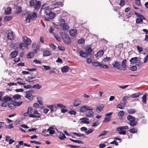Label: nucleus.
Segmentation results:
<instances>
[{
  "instance_id": "a878e982",
  "label": "nucleus",
  "mask_w": 148,
  "mask_h": 148,
  "mask_svg": "<svg viewBox=\"0 0 148 148\" xmlns=\"http://www.w3.org/2000/svg\"><path fill=\"white\" fill-rule=\"evenodd\" d=\"M80 56L84 58H87L88 57V55L86 53L84 52L83 51L81 50L79 52Z\"/></svg>"
},
{
  "instance_id": "4d7b16f0",
  "label": "nucleus",
  "mask_w": 148,
  "mask_h": 148,
  "mask_svg": "<svg viewBox=\"0 0 148 148\" xmlns=\"http://www.w3.org/2000/svg\"><path fill=\"white\" fill-rule=\"evenodd\" d=\"M13 124H11L9 125H7L6 126V128L8 129H11L14 128L13 126L12 125Z\"/></svg>"
},
{
  "instance_id": "79ce46f5",
  "label": "nucleus",
  "mask_w": 148,
  "mask_h": 148,
  "mask_svg": "<svg viewBox=\"0 0 148 148\" xmlns=\"http://www.w3.org/2000/svg\"><path fill=\"white\" fill-rule=\"evenodd\" d=\"M29 117L31 118H40L41 117L40 116L36 115L34 114H30L29 115Z\"/></svg>"
},
{
  "instance_id": "5701e85b",
  "label": "nucleus",
  "mask_w": 148,
  "mask_h": 148,
  "mask_svg": "<svg viewBox=\"0 0 148 148\" xmlns=\"http://www.w3.org/2000/svg\"><path fill=\"white\" fill-rule=\"evenodd\" d=\"M54 128L52 127H50L47 130V132H49V133L51 135L55 133V131L53 130Z\"/></svg>"
},
{
  "instance_id": "bb28decb",
  "label": "nucleus",
  "mask_w": 148,
  "mask_h": 148,
  "mask_svg": "<svg viewBox=\"0 0 148 148\" xmlns=\"http://www.w3.org/2000/svg\"><path fill=\"white\" fill-rule=\"evenodd\" d=\"M41 5V3L40 1H38L36 2V3L35 6V8L36 10L38 9Z\"/></svg>"
},
{
  "instance_id": "393cba45",
  "label": "nucleus",
  "mask_w": 148,
  "mask_h": 148,
  "mask_svg": "<svg viewBox=\"0 0 148 148\" xmlns=\"http://www.w3.org/2000/svg\"><path fill=\"white\" fill-rule=\"evenodd\" d=\"M8 107L11 109H14L16 107L14 103H8Z\"/></svg>"
},
{
  "instance_id": "f257e3e1",
  "label": "nucleus",
  "mask_w": 148,
  "mask_h": 148,
  "mask_svg": "<svg viewBox=\"0 0 148 148\" xmlns=\"http://www.w3.org/2000/svg\"><path fill=\"white\" fill-rule=\"evenodd\" d=\"M45 11V14L47 16L45 17V20L47 21H49L50 19L54 18L55 16V14L52 12V9L49 8V7L47 6L44 8Z\"/></svg>"
},
{
  "instance_id": "680f3d73",
  "label": "nucleus",
  "mask_w": 148,
  "mask_h": 148,
  "mask_svg": "<svg viewBox=\"0 0 148 148\" xmlns=\"http://www.w3.org/2000/svg\"><path fill=\"white\" fill-rule=\"evenodd\" d=\"M23 87L25 88L29 89L30 88H32V86L31 85H24Z\"/></svg>"
},
{
  "instance_id": "9d476101",
  "label": "nucleus",
  "mask_w": 148,
  "mask_h": 148,
  "mask_svg": "<svg viewBox=\"0 0 148 148\" xmlns=\"http://www.w3.org/2000/svg\"><path fill=\"white\" fill-rule=\"evenodd\" d=\"M14 34L13 32L12 31L9 32L8 33L7 36V38L10 40H13L14 39Z\"/></svg>"
},
{
  "instance_id": "423d86ee",
  "label": "nucleus",
  "mask_w": 148,
  "mask_h": 148,
  "mask_svg": "<svg viewBox=\"0 0 148 148\" xmlns=\"http://www.w3.org/2000/svg\"><path fill=\"white\" fill-rule=\"evenodd\" d=\"M23 41L26 45H28L31 44L32 42L31 40L28 38L26 36H24L23 37Z\"/></svg>"
},
{
  "instance_id": "473e14b6",
  "label": "nucleus",
  "mask_w": 148,
  "mask_h": 148,
  "mask_svg": "<svg viewBox=\"0 0 148 148\" xmlns=\"http://www.w3.org/2000/svg\"><path fill=\"white\" fill-rule=\"evenodd\" d=\"M12 17L11 16H5L4 17V21L5 22H7L10 20L12 19Z\"/></svg>"
},
{
  "instance_id": "2f4dec72",
  "label": "nucleus",
  "mask_w": 148,
  "mask_h": 148,
  "mask_svg": "<svg viewBox=\"0 0 148 148\" xmlns=\"http://www.w3.org/2000/svg\"><path fill=\"white\" fill-rule=\"evenodd\" d=\"M22 11L21 8L20 6H17L16 7V12L17 14L20 13Z\"/></svg>"
},
{
  "instance_id": "ea45409f",
  "label": "nucleus",
  "mask_w": 148,
  "mask_h": 148,
  "mask_svg": "<svg viewBox=\"0 0 148 148\" xmlns=\"http://www.w3.org/2000/svg\"><path fill=\"white\" fill-rule=\"evenodd\" d=\"M62 27L63 30L64 31H65L66 30L69 28V26L67 23H65L64 25Z\"/></svg>"
},
{
  "instance_id": "1a4fd4ad",
  "label": "nucleus",
  "mask_w": 148,
  "mask_h": 148,
  "mask_svg": "<svg viewBox=\"0 0 148 148\" xmlns=\"http://www.w3.org/2000/svg\"><path fill=\"white\" fill-rule=\"evenodd\" d=\"M65 23V21L64 19L62 18H60L58 19V25L60 27H62L64 25Z\"/></svg>"
},
{
  "instance_id": "e2e57ef3",
  "label": "nucleus",
  "mask_w": 148,
  "mask_h": 148,
  "mask_svg": "<svg viewBox=\"0 0 148 148\" xmlns=\"http://www.w3.org/2000/svg\"><path fill=\"white\" fill-rule=\"evenodd\" d=\"M124 112L123 111H121L118 113L119 115L121 117H123L124 114Z\"/></svg>"
},
{
  "instance_id": "3c124183",
  "label": "nucleus",
  "mask_w": 148,
  "mask_h": 148,
  "mask_svg": "<svg viewBox=\"0 0 148 148\" xmlns=\"http://www.w3.org/2000/svg\"><path fill=\"white\" fill-rule=\"evenodd\" d=\"M125 4V1L124 0H121L119 3V5L121 7L124 6Z\"/></svg>"
},
{
  "instance_id": "bf43d9fd",
  "label": "nucleus",
  "mask_w": 148,
  "mask_h": 148,
  "mask_svg": "<svg viewBox=\"0 0 148 148\" xmlns=\"http://www.w3.org/2000/svg\"><path fill=\"white\" fill-rule=\"evenodd\" d=\"M58 48L59 50L62 51H64L65 50V49L64 47L62 46H58Z\"/></svg>"
},
{
  "instance_id": "9b49d317",
  "label": "nucleus",
  "mask_w": 148,
  "mask_h": 148,
  "mask_svg": "<svg viewBox=\"0 0 148 148\" xmlns=\"http://www.w3.org/2000/svg\"><path fill=\"white\" fill-rule=\"evenodd\" d=\"M91 110H89L88 113H86L85 114V116L87 117H91L93 116L94 114V112L92 111L93 109L90 108Z\"/></svg>"
},
{
  "instance_id": "a211bd4d",
  "label": "nucleus",
  "mask_w": 148,
  "mask_h": 148,
  "mask_svg": "<svg viewBox=\"0 0 148 148\" xmlns=\"http://www.w3.org/2000/svg\"><path fill=\"white\" fill-rule=\"evenodd\" d=\"M51 54V52L48 50H45L43 51V55L44 57L48 56Z\"/></svg>"
},
{
  "instance_id": "338daca9",
  "label": "nucleus",
  "mask_w": 148,
  "mask_h": 148,
  "mask_svg": "<svg viewBox=\"0 0 148 148\" xmlns=\"http://www.w3.org/2000/svg\"><path fill=\"white\" fill-rule=\"evenodd\" d=\"M57 106L58 107L60 108H66V106L63 105L61 104H57Z\"/></svg>"
},
{
  "instance_id": "dca6fc26",
  "label": "nucleus",
  "mask_w": 148,
  "mask_h": 148,
  "mask_svg": "<svg viewBox=\"0 0 148 148\" xmlns=\"http://www.w3.org/2000/svg\"><path fill=\"white\" fill-rule=\"evenodd\" d=\"M18 53V51L16 50L12 52L10 54V57L11 58H15L17 55Z\"/></svg>"
},
{
  "instance_id": "0e129e2a",
  "label": "nucleus",
  "mask_w": 148,
  "mask_h": 148,
  "mask_svg": "<svg viewBox=\"0 0 148 148\" xmlns=\"http://www.w3.org/2000/svg\"><path fill=\"white\" fill-rule=\"evenodd\" d=\"M110 59V58L106 57L104 58L103 61L105 62H108Z\"/></svg>"
},
{
  "instance_id": "cd10ccee",
  "label": "nucleus",
  "mask_w": 148,
  "mask_h": 148,
  "mask_svg": "<svg viewBox=\"0 0 148 148\" xmlns=\"http://www.w3.org/2000/svg\"><path fill=\"white\" fill-rule=\"evenodd\" d=\"M147 93L144 94L142 97V101L145 104L147 103Z\"/></svg>"
},
{
  "instance_id": "13d9d810",
  "label": "nucleus",
  "mask_w": 148,
  "mask_h": 148,
  "mask_svg": "<svg viewBox=\"0 0 148 148\" xmlns=\"http://www.w3.org/2000/svg\"><path fill=\"white\" fill-rule=\"evenodd\" d=\"M41 97H38L37 98V99L38 100V102L39 104L41 105H43L42 102L40 99H41Z\"/></svg>"
},
{
  "instance_id": "4be33fe9",
  "label": "nucleus",
  "mask_w": 148,
  "mask_h": 148,
  "mask_svg": "<svg viewBox=\"0 0 148 148\" xmlns=\"http://www.w3.org/2000/svg\"><path fill=\"white\" fill-rule=\"evenodd\" d=\"M139 59V58L136 57L134 58H132L131 59H130V61L131 64H134L136 62V61L137 60V59Z\"/></svg>"
},
{
  "instance_id": "2eb2a0df",
  "label": "nucleus",
  "mask_w": 148,
  "mask_h": 148,
  "mask_svg": "<svg viewBox=\"0 0 148 148\" xmlns=\"http://www.w3.org/2000/svg\"><path fill=\"white\" fill-rule=\"evenodd\" d=\"M104 53V51L103 50H99L97 53L95 55V56L96 58L100 57L103 55Z\"/></svg>"
},
{
  "instance_id": "a18cd8bd",
  "label": "nucleus",
  "mask_w": 148,
  "mask_h": 148,
  "mask_svg": "<svg viewBox=\"0 0 148 148\" xmlns=\"http://www.w3.org/2000/svg\"><path fill=\"white\" fill-rule=\"evenodd\" d=\"M80 101L79 100L76 99L73 105L75 106H78L80 104Z\"/></svg>"
},
{
  "instance_id": "aec40b11",
  "label": "nucleus",
  "mask_w": 148,
  "mask_h": 148,
  "mask_svg": "<svg viewBox=\"0 0 148 148\" xmlns=\"http://www.w3.org/2000/svg\"><path fill=\"white\" fill-rule=\"evenodd\" d=\"M3 99L4 101H9L11 102H13V100H12L11 97L8 96L7 95L3 97Z\"/></svg>"
},
{
  "instance_id": "f03ea898",
  "label": "nucleus",
  "mask_w": 148,
  "mask_h": 148,
  "mask_svg": "<svg viewBox=\"0 0 148 148\" xmlns=\"http://www.w3.org/2000/svg\"><path fill=\"white\" fill-rule=\"evenodd\" d=\"M59 34L65 43L68 45H70L71 43V40L68 34L63 32H60Z\"/></svg>"
},
{
  "instance_id": "774afa93",
  "label": "nucleus",
  "mask_w": 148,
  "mask_h": 148,
  "mask_svg": "<svg viewBox=\"0 0 148 148\" xmlns=\"http://www.w3.org/2000/svg\"><path fill=\"white\" fill-rule=\"evenodd\" d=\"M137 49L139 53H140L143 51V49L142 47H140L139 46H137Z\"/></svg>"
},
{
  "instance_id": "e433bc0d",
  "label": "nucleus",
  "mask_w": 148,
  "mask_h": 148,
  "mask_svg": "<svg viewBox=\"0 0 148 148\" xmlns=\"http://www.w3.org/2000/svg\"><path fill=\"white\" fill-rule=\"evenodd\" d=\"M92 63L93 66H100V65L101 64V63L99 62H95V61H93L92 62Z\"/></svg>"
},
{
  "instance_id": "ddd939ff",
  "label": "nucleus",
  "mask_w": 148,
  "mask_h": 148,
  "mask_svg": "<svg viewBox=\"0 0 148 148\" xmlns=\"http://www.w3.org/2000/svg\"><path fill=\"white\" fill-rule=\"evenodd\" d=\"M143 94V93L140 92H138L132 94L130 96V97L132 98H134L138 97L140 96H141Z\"/></svg>"
},
{
  "instance_id": "052dcab7",
  "label": "nucleus",
  "mask_w": 148,
  "mask_h": 148,
  "mask_svg": "<svg viewBox=\"0 0 148 148\" xmlns=\"http://www.w3.org/2000/svg\"><path fill=\"white\" fill-rule=\"evenodd\" d=\"M94 131V130L91 129L90 130H88L87 131H86L85 133L86 135H88L89 134L92 133Z\"/></svg>"
},
{
  "instance_id": "20e7f679",
  "label": "nucleus",
  "mask_w": 148,
  "mask_h": 148,
  "mask_svg": "<svg viewBox=\"0 0 148 148\" xmlns=\"http://www.w3.org/2000/svg\"><path fill=\"white\" fill-rule=\"evenodd\" d=\"M37 17V15L35 12H34L32 15L29 14L25 19V21L27 23H29L30 21V19L34 20L36 19Z\"/></svg>"
},
{
  "instance_id": "72a5a7b5",
  "label": "nucleus",
  "mask_w": 148,
  "mask_h": 148,
  "mask_svg": "<svg viewBox=\"0 0 148 148\" xmlns=\"http://www.w3.org/2000/svg\"><path fill=\"white\" fill-rule=\"evenodd\" d=\"M21 96L18 94H16L13 96L12 98L15 100H17L20 99Z\"/></svg>"
},
{
  "instance_id": "4c0bfd02",
  "label": "nucleus",
  "mask_w": 148,
  "mask_h": 148,
  "mask_svg": "<svg viewBox=\"0 0 148 148\" xmlns=\"http://www.w3.org/2000/svg\"><path fill=\"white\" fill-rule=\"evenodd\" d=\"M12 102L13 103H14L15 106H20L23 103V102L22 101L17 102L14 100L13 101V102Z\"/></svg>"
},
{
  "instance_id": "f8f14e48",
  "label": "nucleus",
  "mask_w": 148,
  "mask_h": 148,
  "mask_svg": "<svg viewBox=\"0 0 148 148\" xmlns=\"http://www.w3.org/2000/svg\"><path fill=\"white\" fill-rule=\"evenodd\" d=\"M26 94L25 95V97L27 98L30 101L32 100L33 99L32 94L29 93H27V92H26Z\"/></svg>"
},
{
  "instance_id": "c9c22d12",
  "label": "nucleus",
  "mask_w": 148,
  "mask_h": 148,
  "mask_svg": "<svg viewBox=\"0 0 148 148\" xmlns=\"http://www.w3.org/2000/svg\"><path fill=\"white\" fill-rule=\"evenodd\" d=\"M137 131L138 130L136 128H134L130 129L129 130L130 132L133 134L137 133Z\"/></svg>"
},
{
  "instance_id": "4468645a",
  "label": "nucleus",
  "mask_w": 148,
  "mask_h": 148,
  "mask_svg": "<svg viewBox=\"0 0 148 148\" xmlns=\"http://www.w3.org/2000/svg\"><path fill=\"white\" fill-rule=\"evenodd\" d=\"M84 49L86 53H87L88 55L92 51V48L90 47H88V46L85 47L84 48Z\"/></svg>"
},
{
  "instance_id": "58836bf2",
  "label": "nucleus",
  "mask_w": 148,
  "mask_h": 148,
  "mask_svg": "<svg viewBox=\"0 0 148 148\" xmlns=\"http://www.w3.org/2000/svg\"><path fill=\"white\" fill-rule=\"evenodd\" d=\"M143 20L142 19L138 18L136 19V23L137 24H140L143 23Z\"/></svg>"
},
{
  "instance_id": "69168bd1",
  "label": "nucleus",
  "mask_w": 148,
  "mask_h": 148,
  "mask_svg": "<svg viewBox=\"0 0 148 148\" xmlns=\"http://www.w3.org/2000/svg\"><path fill=\"white\" fill-rule=\"evenodd\" d=\"M54 36L56 39L58 41L60 42L61 41V39L60 37H59L56 35L54 34Z\"/></svg>"
},
{
  "instance_id": "8fccbe9b",
  "label": "nucleus",
  "mask_w": 148,
  "mask_h": 148,
  "mask_svg": "<svg viewBox=\"0 0 148 148\" xmlns=\"http://www.w3.org/2000/svg\"><path fill=\"white\" fill-rule=\"evenodd\" d=\"M49 47L51 48L53 50L56 49L57 48L56 46L53 44H51L49 45Z\"/></svg>"
},
{
  "instance_id": "6e6552de",
  "label": "nucleus",
  "mask_w": 148,
  "mask_h": 148,
  "mask_svg": "<svg viewBox=\"0 0 148 148\" xmlns=\"http://www.w3.org/2000/svg\"><path fill=\"white\" fill-rule=\"evenodd\" d=\"M91 110L90 107L86 106H84L81 107L79 110V111L82 112H83L86 110Z\"/></svg>"
},
{
  "instance_id": "6ab92c4d",
  "label": "nucleus",
  "mask_w": 148,
  "mask_h": 148,
  "mask_svg": "<svg viewBox=\"0 0 148 148\" xmlns=\"http://www.w3.org/2000/svg\"><path fill=\"white\" fill-rule=\"evenodd\" d=\"M77 30L76 29H71L69 31L70 35L71 36H74L77 34Z\"/></svg>"
},
{
  "instance_id": "39448f33",
  "label": "nucleus",
  "mask_w": 148,
  "mask_h": 148,
  "mask_svg": "<svg viewBox=\"0 0 148 148\" xmlns=\"http://www.w3.org/2000/svg\"><path fill=\"white\" fill-rule=\"evenodd\" d=\"M121 64L119 62L117 61H114L112 64V65L113 67L115 68H117L118 69L120 70H122L123 68L120 67Z\"/></svg>"
},
{
  "instance_id": "c756f323",
  "label": "nucleus",
  "mask_w": 148,
  "mask_h": 148,
  "mask_svg": "<svg viewBox=\"0 0 148 148\" xmlns=\"http://www.w3.org/2000/svg\"><path fill=\"white\" fill-rule=\"evenodd\" d=\"M59 138L61 140H63L64 138H66V137L64 134L60 132V136Z\"/></svg>"
},
{
  "instance_id": "5fc2aeb1",
  "label": "nucleus",
  "mask_w": 148,
  "mask_h": 148,
  "mask_svg": "<svg viewBox=\"0 0 148 148\" xmlns=\"http://www.w3.org/2000/svg\"><path fill=\"white\" fill-rule=\"evenodd\" d=\"M30 142L31 143H34L38 145H41V143L40 142H37L35 140H31L30 141Z\"/></svg>"
},
{
  "instance_id": "a19ab883",
  "label": "nucleus",
  "mask_w": 148,
  "mask_h": 148,
  "mask_svg": "<svg viewBox=\"0 0 148 148\" xmlns=\"http://www.w3.org/2000/svg\"><path fill=\"white\" fill-rule=\"evenodd\" d=\"M136 62V65L138 66H139L141 65L142 63L141 61V58H139V59H137V60Z\"/></svg>"
},
{
  "instance_id": "f3484780",
  "label": "nucleus",
  "mask_w": 148,
  "mask_h": 148,
  "mask_svg": "<svg viewBox=\"0 0 148 148\" xmlns=\"http://www.w3.org/2000/svg\"><path fill=\"white\" fill-rule=\"evenodd\" d=\"M69 67L68 66H64L62 68L61 71L62 73H67L69 69Z\"/></svg>"
},
{
  "instance_id": "f704fd0d",
  "label": "nucleus",
  "mask_w": 148,
  "mask_h": 148,
  "mask_svg": "<svg viewBox=\"0 0 148 148\" xmlns=\"http://www.w3.org/2000/svg\"><path fill=\"white\" fill-rule=\"evenodd\" d=\"M34 56V54L32 52H29L26 56V57L27 58L31 59Z\"/></svg>"
},
{
  "instance_id": "0eeeda50",
  "label": "nucleus",
  "mask_w": 148,
  "mask_h": 148,
  "mask_svg": "<svg viewBox=\"0 0 148 148\" xmlns=\"http://www.w3.org/2000/svg\"><path fill=\"white\" fill-rule=\"evenodd\" d=\"M89 119L87 117H83L80 119V120H82L80 122V123L81 124H89L90 122L88 121Z\"/></svg>"
},
{
  "instance_id": "603ef678",
  "label": "nucleus",
  "mask_w": 148,
  "mask_h": 148,
  "mask_svg": "<svg viewBox=\"0 0 148 148\" xmlns=\"http://www.w3.org/2000/svg\"><path fill=\"white\" fill-rule=\"evenodd\" d=\"M35 1L34 0H31L29 2V5L31 6H33L35 5Z\"/></svg>"
},
{
  "instance_id": "c85d7f7f",
  "label": "nucleus",
  "mask_w": 148,
  "mask_h": 148,
  "mask_svg": "<svg viewBox=\"0 0 148 148\" xmlns=\"http://www.w3.org/2000/svg\"><path fill=\"white\" fill-rule=\"evenodd\" d=\"M104 107V106L103 105H100L99 106H97L96 108V111L99 110V112H100L103 109Z\"/></svg>"
},
{
  "instance_id": "c03bdc74",
  "label": "nucleus",
  "mask_w": 148,
  "mask_h": 148,
  "mask_svg": "<svg viewBox=\"0 0 148 148\" xmlns=\"http://www.w3.org/2000/svg\"><path fill=\"white\" fill-rule=\"evenodd\" d=\"M108 131L104 130L101 132V134L98 136V137H100L101 136H105L108 133Z\"/></svg>"
},
{
  "instance_id": "49530a36",
  "label": "nucleus",
  "mask_w": 148,
  "mask_h": 148,
  "mask_svg": "<svg viewBox=\"0 0 148 148\" xmlns=\"http://www.w3.org/2000/svg\"><path fill=\"white\" fill-rule=\"evenodd\" d=\"M77 43L79 44H82L85 43V40L83 38H82L78 40Z\"/></svg>"
},
{
  "instance_id": "864d4df0",
  "label": "nucleus",
  "mask_w": 148,
  "mask_h": 148,
  "mask_svg": "<svg viewBox=\"0 0 148 148\" xmlns=\"http://www.w3.org/2000/svg\"><path fill=\"white\" fill-rule=\"evenodd\" d=\"M100 67L101 68H103L104 69H108L109 68V66L103 64H101L100 65Z\"/></svg>"
},
{
  "instance_id": "b1692460",
  "label": "nucleus",
  "mask_w": 148,
  "mask_h": 148,
  "mask_svg": "<svg viewBox=\"0 0 148 148\" xmlns=\"http://www.w3.org/2000/svg\"><path fill=\"white\" fill-rule=\"evenodd\" d=\"M12 8L10 7H8L5 11V13L6 15H9L11 12Z\"/></svg>"
},
{
  "instance_id": "37998d69",
  "label": "nucleus",
  "mask_w": 148,
  "mask_h": 148,
  "mask_svg": "<svg viewBox=\"0 0 148 148\" xmlns=\"http://www.w3.org/2000/svg\"><path fill=\"white\" fill-rule=\"evenodd\" d=\"M42 87V86L39 84H35L32 86V88H35L36 89H39Z\"/></svg>"
},
{
  "instance_id": "7ed1b4c3",
  "label": "nucleus",
  "mask_w": 148,
  "mask_h": 148,
  "mask_svg": "<svg viewBox=\"0 0 148 148\" xmlns=\"http://www.w3.org/2000/svg\"><path fill=\"white\" fill-rule=\"evenodd\" d=\"M127 119L130 121L129 124L131 126H134L137 124V122L135 121V118L131 115H129L127 117Z\"/></svg>"
},
{
  "instance_id": "de8ad7c7",
  "label": "nucleus",
  "mask_w": 148,
  "mask_h": 148,
  "mask_svg": "<svg viewBox=\"0 0 148 148\" xmlns=\"http://www.w3.org/2000/svg\"><path fill=\"white\" fill-rule=\"evenodd\" d=\"M111 118L110 116H109L107 117H105L104 120L103 121V123H104L109 122Z\"/></svg>"
},
{
  "instance_id": "7c9ffc66",
  "label": "nucleus",
  "mask_w": 148,
  "mask_h": 148,
  "mask_svg": "<svg viewBox=\"0 0 148 148\" xmlns=\"http://www.w3.org/2000/svg\"><path fill=\"white\" fill-rule=\"evenodd\" d=\"M127 112L130 114H133L135 113L136 112V111L135 109L131 108L127 110Z\"/></svg>"
},
{
  "instance_id": "6e6d98bb",
  "label": "nucleus",
  "mask_w": 148,
  "mask_h": 148,
  "mask_svg": "<svg viewBox=\"0 0 148 148\" xmlns=\"http://www.w3.org/2000/svg\"><path fill=\"white\" fill-rule=\"evenodd\" d=\"M69 113L71 115H75L77 114V112L74 110H71L69 112Z\"/></svg>"
},
{
  "instance_id": "09e8293b",
  "label": "nucleus",
  "mask_w": 148,
  "mask_h": 148,
  "mask_svg": "<svg viewBox=\"0 0 148 148\" xmlns=\"http://www.w3.org/2000/svg\"><path fill=\"white\" fill-rule=\"evenodd\" d=\"M129 69L130 70L133 71H134L137 70V67L136 66H134L131 67H130Z\"/></svg>"
},
{
  "instance_id": "412c9836",
  "label": "nucleus",
  "mask_w": 148,
  "mask_h": 148,
  "mask_svg": "<svg viewBox=\"0 0 148 148\" xmlns=\"http://www.w3.org/2000/svg\"><path fill=\"white\" fill-rule=\"evenodd\" d=\"M126 60L125 59L123 60L122 62L121 66L123 67V69L124 71H125L127 70L126 68Z\"/></svg>"
}]
</instances>
